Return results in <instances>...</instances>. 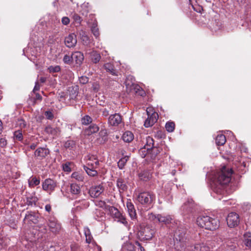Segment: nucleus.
Masks as SVG:
<instances>
[{
	"label": "nucleus",
	"instance_id": "72a5a7b5",
	"mask_svg": "<svg viewBox=\"0 0 251 251\" xmlns=\"http://www.w3.org/2000/svg\"><path fill=\"white\" fill-rule=\"evenodd\" d=\"M139 177L141 180L143 181L148 180L151 177V175L148 171H144L139 174Z\"/></svg>",
	"mask_w": 251,
	"mask_h": 251
},
{
	"label": "nucleus",
	"instance_id": "052dcab7",
	"mask_svg": "<svg viewBox=\"0 0 251 251\" xmlns=\"http://www.w3.org/2000/svg\"><path fill=\"white\" fill-rule=\"evenodd\" d=\"M102 113V115L103 116L107 117L109 114V110L108 109L104 108L103 109Z\"/></svg>",
	"mask_w": 251,
	"mask_h": 251
},
{
	"label": "nucleus",
	"instance_id": "0eeeda50",
	"mask_svg": "<svg viewBox=\"0 0 251 251\" xmlns=\"http://www.w3.org/2000/svg\"><path fill=\"white\" fill-rule=\"evenodd\" d=\"M109 211L111 216L118 219V221L122 223L125 225L127 224L126 218L123 214L118 210L117 208L114 206H109Z\"/></svg>",
	"mask_w": 251,
	"mask_h": 251
},
{
	"label": "nucleus",
	"instance_id": "338daca9",
	"mask_svg": "<svg viewBox=\"0 0 251 251\" xmlns=\"http://www.w3.org/2000/svg\"><path fill=\"white\" fill-rule=\"evenodd\" d=\"M79 34L81 38L87 35L86 32L83 30H81L79 32Z\"/></svg>",
	"mask_w": 251,
	"mask_h": 251
},
{
	"label": "nucleus",
	"instance_id": "423d86ee",
	"mask_svg": "<svg viewBox=\"0 0 251 251\" xmlns=\"http://www.w3.org/2000/svg\"><path fill=\"white\" fill-rule=\"evenodd\" d=\"M227 225L230 228L237 226L240 223V218L235 212H230L227 215L226 219Z\"/></svg>",
	"mask_w": 251,
	"mask_h": 251
},
{
	"label": "nucleus",
	"instance_id": "4c0bfd02",
	"mask_svg": "<svg viewBox=\"0 0 251 251\" xmlns=\"http://www.w3.org/2000/svg\"><path fill=\"white\" fill-rule=\"evenodd\" d=\"M60 70L61 68L59 65L50 66L48 68V71L50 73H58L60 72Z\"/></svg>",
	"mask_w": 251,
	"mask_h": 251
},
{
	"label": "nucleus",
	"instance_id": "9d476101",
	"mask_svg": "<svg viewBox=\"0 0 251 251\" xmlns=\"http://www.w3.org/2000/svg\"><path fill=\"white\" fill-rule=\"evenodd\" d=\"M56 187V182L50 178L45 179L42 184L43 190L47 192H52L54 190Z\"/></svg>",
	"mask_w": 251,
	"mask_h": 251
},
{
	"label": "nucleus",
	"instance_id": "4468645a",
	"mask_svg": "<svg viewBox=\"0 0 251 251\" xmlns=\"http://www.w3.org/2000/svg\"><path fill=\"white\" fill-rule=\"evenodd\" d=\"M122 122V117L119 114L111 115L108 118V123L113 126H118Z\"/></svg>",
	"mask_w": 251,
	"mask_h": 251
},
{
	"label": "nucleus",
	"instance_id": "f8f14e48",
	"mask_svg": "<svg viewBox=\"0 0 251 251\" xmlns=\"http://www.w3.org/2000/svg\"><path fill=\"white\" fill-rule=\"evenodd\" d=\"M129 77L127 78V79L125 81V84L126 85V88L128 89L129 91H131L134 90L135 93H137L139 92V94L141 96H143L145 94L143 90H140V87L133 82H129Z\"/></svg>",
	"mask_w": 251,
	"mask_h": 251
},
{
	"label": "nucleus",
	"instance_id": "dca6fc26",
	"mask_svg": "<svg viewBox=\"0 0 251 251\" xmlns=\"http://www.w3.org/2000/svg\"><path fill=\"white\" fill-rule=\"evenodd\" d=\"M73 56V61H75V63L78 65H80L83 60L84 56L82 52L80 51H75L72 53Z\"/></svg>",
	"mask_w": 251,
	"mask_h": 251
},
{
	"label": "nucleus",
	"instance_id": "7ed1b4c3",
	"mask_svg": "<svg viewBox=\"0 0 251 251\" xmlns=\"http://www.w3.org/2000/svg\"><path fill=\"white\" fill-rule=\"evenodd\" d=\"M174 236L175 244H180V246H183L187 239L186 229L182 225L179 226L176 230Z\"/></svg>",
	"mask_w": 251,
	"mask_h": 251
},
{
	"label": "nucleus",
	"instance_id": "0e129e2a",
	"mask_svg": "<svg viewBox=\"0 0 251 251\" xmlns=\"http://www.w3.org/2000/svg\"><path fill=\"white\" fill-rule=\"evenodd\" d=\"M40 86L38 81L35 82V85L33 89V91H38L40 90Z\"/></svg>",
	"mask_w": 251,
	"mask_h": 251
},
{
	"label": "nucleus",
	"instance_id": "bf43d9fd",
	"mask_svg": "<svg viewBox=\"0 0 251 251\" xmlns=\"http://www.w3.org/2000/svg\"><path fill=\"white\" fill-rule=\"evenodd\" d=\"M98 205H99L100 207L102 208H109L108 205H107L106 203L104 201H100L99 202Z\"/></svg>",
	"mask_w": 251,
	"mask_h": 251
},
{
	"label": "nucleus",
	"instance_id": "b1692460",
	"mask_svg": "<svg viewBox=\"0 0 251 251\" xmlns=\"http://www.w3.org/2000/svg\"><path fill=\"white\" fill-rule=\"evenodd\" d=\"M195 207V203L192 200L188 201L184 203L182 208L184 211L188 212H192L193 209Z\"/></svg>",
	"mask_w": 251,
	"mask_h": 251
},
{
	"label": "nucleus",
	"instance_id": "79ce46f5",
	"mask_svg": "<svg viewBox=\"0 0 251 251\" xmlns=\"http://www.w3.org/2000/svg\"><path fill=\"white\" fill-rule=\"evenodd\" d=\"M92 122V118L88 115L85 116L81 119V123L83 125H87Z\"/></svg>",
	"mask_w": 251,
	"mask_h": 251
},
{
	"label": "nucleus",
	"instance_id": "2f4dec72",
	"mask_svg": "<svg viewBox=\"0 0 251 251\" xmlns=\"http://www.w3.org/2000/svg\"><path fill=\"white\" fill-rule=\"evenodd\" d=\"M69 93V99L75 100L77 96V91L76 87H69L68 89Z\"/></svg>",
	"mask_w": 251,
	"mask_h": 251
},
{
	"label": "nucleus",
	"instance_id": "c9c22d12",
	"mask_svg": "<svg viewBox=\"0 0 251 251\" xmlns=\"http://www.w3.org/2000/svg\"><path fill=\"white\" fill-rule=\"evenodd\" d=\"M71 176L73 178H75L78 181L81 182L84 181V176L80 173L77 172H74L72 174Z\"/></svg>",
	"mask_w": 251,
	"mask_h": 251
},
{
	"label": "nucleus",
	"instance_id": "20e7f679",
	"mask_svg": "<svg viewBox=\"0 0 251 251\" xmlns=\"http://www.w3.org/2000/svg\"><path fill=\"white\" fill-rule=\"evenodd\" d=\"M154 234V230L149 226L141 227L137 235L141 241H147L152 239Z\"/></svg>",
	"mask_w": 251,
	"mask_h": 251
},
{
	"label": "nucleus",
	"instance_id": "7c9ffc66",
	"mask_svg": "<svg viewBox=\"0 0 251 251\" xmlns=\"http://www.w3.org/2000/svg\"><path fill=\"white\" fill-rule=\"evenodd\" d=\"M80 188L76 184L73 183L70 185V192L73 195H78L80 192Z\"/></svg>",
	"mask_w": 251,
	"mask_h": 251
},
{
	"label": "nucleus",
	"instance_id": "473e14b6",
	"mask_svg": "<svg viewBox=\"0 0 251 251\" xmlns=\"http://www.w3.org/2000/svg\"><path fill=\"white\" fill-rule=\"evenodd\" d=\"M38 198L34 196H28L26 198V204L28 205L33 206L35 205L36 202L38 201Z\"/></svg>",
	"mask_w": 251,
	"mask_h": 251
},
{
	"label": "nucleus",
	"instance_id": "58836bf2",
	"mask_svg": "<svg viewBox=\"0 0 251 251\" xmlns=\"http://www.w3.org/2000/svg\"><path fill=\"white\" fill-rule=\"evenodd\" d=\"M75 142L72 140H68L64 144V147L69 150L73 149L75 147Z\"/></svg>",
	"mask_w": 251,
	"mask_h": 251
},
{
	"label": "nucleus",
	"instance_id": "c03bdc74",
	"mask_svg": "<svg viewBox=\"0 0 251 251\" xmlns=\"http://www.w3.org/2000/svg\"><path fill=\"white\" fill-rule=\"evenodd\" d=\"M91 31L94 35L97 38L99 36V29L97 27V25L95 24H93L91 27Z\"/></svg>",
	"mask_w": 251,
	"mask_h": 251
},
{
	"label": "nucleus",
	"instance_id": "aec40b11",
	"mask_svg": "<svg viewBox=\"0 0 251 251\" xmlns=\"http://www.w3.org/2000/svg\"><path fill=\"white\" fill-rule=\"evenodd\" d=\"M39 218L38 214L32 212H28L27 214L25 215V220H27L32 222L34 224L38 222V219Z\"/></svg>",
	"mask_w": 251,
	"mask_h": 251
},
{
	"label": "nucleus",
	"instance_id": "774afa93",
	"mask_svg": "<svg viewBox=\"0 0 251 251\" xmlns=\"http://www.w3.org/2000/svg\"><path fill=\"white\" fill-rule=\"evenodd\" d=\"M42 96L39 94V93H36L35 94V99L36 100H42Z\"/></svg>",
	"mask_w": 251,
	"mask_h": 251
},
{
	"label": "nucleus",
	"instance_id": "a878e982",
	"mask_svg": "<svg viewBox=\"0 0 251 251\" xmlns=\"http://www.w3.org/2000/svg\"><path fill=\"white\" fill-rule=\"evenodd\" d=\"M122 138L124 142L129 143L133 140L134 135L131 131H127L123 134Z\"/></svg>",
	"mask_w": 251,
	"mask_h": 251
},
{
	"label": "nucleus",
	"instance_id": "a19ab883",
	"mask_svg": "<svg viewBox=\"0 0 251 251\" xmlns=\"http://www.w3.org/2000/svg\"><path fill=\"white\" fill-rule=\"evenodd\" d=\"M175 124L174 122H167L166 124L165 128L168 132H173L175 129Z\"/></svg>",
	"mask_w": 251,
	"mask_h": 251
},
{
	"label": "nucleus",
	"instance_id": "f03ea898",
	"mask_svg": "<svg viewBox=\"0 0 251 251\" xmlns=\"http://www.w3.org/2000/svg\"><path fill=\"white\" fill-rule=\"evenodd\" d=\"M197 224L206 229L214 230L219 227V221L208 216H200L197 218Z\"/></svg>",
	"mask_w": 251,
	"mask_h": 251
},
{
	"label": "nucleus",
	"instance_id": "2eb2a0df",
	"mask_svg": "<svg viewBox=\"0 0 251 251\" xmlns=\"http://www.w3.org/2000/svg\"><path fill=\"white\" fill-rule=\"evenodd\" d=\"M91 61L95 64H97L100 61L101 56L100 53L95 50H92L88 53Z\"/></svg>",
	"mask_w": 251,
	"mask_h": 251
},
{
	"label": "nucleus",
	"instance_id": "603ef678",
	"mask_svg": "<svg viewBox=\"0 0 251 251\" xmlns=\"http://www.w3.org/2000/svg\"><path fill=\"white\" fill-rule=\"evenodd\" d=\"M89 81V78L85 76H82L79 78L80 83L83 84H86Z\"/></svg>",
	"mask_w": 251,
	"mask_h": 251
},
{
	"label": "nucleus",
	"instance_id": "393cba45",
	"mask_svg": "<svg viewBox=\"0 0 251 251\" xmlns=\"http://www.w3.org/2000/svg\"><path fill=\"white\" fill-rule=\"evenodd\" d=\"M243 243L246 247L251 248V232H247L244 233Z\"/></svg>",
	"mask_w": 251,
	"mask_h": 251
},
{
	"label": "nucleus",
	"instance_id": "f3484780",
	"mask_svg": "<svg viewBox=\"0 0 251 251\" xmlns=\"http://www.w3.org/2000/svg\"><path fill=\"white\" fill-rule=\"evenodd\" d=\"M126 207L127 208V211L128 214L132 219H136V212L134 208V206L132 202L130 201H127L126 202Z\"/></svg>",
	"mask_w": 251,
	"mask_h": 251
},
{
	"label": "nucleus",
	"instance_id": "c85d7f7f",
	"mask_svg": "<svg viewBox=\"0 0 251 251\" xmlns=\"http://www.w3.org/2000/svg\"><path fill=\"white\" fill-rule=\"evenodd\" d=\"M83 168L86 173L91 176H95L98 175L97 171L94 169L95 168H92L89 166H84Z\"/></svg>",
	"mask_w": 251,
	"mask_h": 251
},
{
	"label": "nucleus",
	"instance_id": "bb28decb",
	"mask_svg": "<svg viewBox=\"0 0 251 251\" xmlns=\"http://www.w3.org/2000/svg\"><path fill=\"white\" fill-rule=\"evenodd\" d=\"M117 185L119 189L120 193L125 191L127 189V186L125 181L122 178L118 179Z\"/></svg>",
	"mask_w": 251,
	"mask_h": 251
},
{
	"label": "nucleus",
	"instance_id": "ea45409f",
	"mask_svg": "<svg viewBox=\"0 0 251 251\" xmlns=\"http://www.w3.org/2000/svg\"><path fill=\"white\" fill-rule=\"evenodd\" d=\"M28 183L30 186L34 187L40 183V180L35 177H33L28 180Z\"/></svg>",
	"mask_w": 251,
	"mask_h": 251
},
{
	"label": "nucleus",
	"instance_id": "3c124183",
	"mask_svg": "<svg viewBox=\"0 0 251 251\" xmlns=\"http://www.w3.org/2000/svg\"><path fill=\"white\" fill-rule=\"evenodd\" d=\"M17 124L21 128H24L26 126L25 122L22 119L18 120Z\"/></svg>",
	"mask_w": 251,
	"mask_h": 251
},
{
	"label": "nucleus",
	"instance_id": "6e6552de",
	"mask_svg": "<svg viewBox=\"0 0 251 251\" xmlns=\"http://www.w3.org/2000/svg\"><path fill=\"white\" fill-rule=\"evenodd\" d=\"M50 154V150L45 147L37 148L34 154V158L36 160H42Z\"/></svg>",
	"mask_w": 251,
	"mask_h": 251
},
{
	"label": "nucleus",
	"instance_id": "f704fd0d",
	"mask_svg": "<svg viewBox=\"0 0 251 251\" xmlns=\"http://www.w3.org/2000/svg\"><path fill=\"white\" fill-rule=\"evenodd\" d=\"M45 131L47 133L52 135H56L59 132V130L58 128H53L50 126H47L46 127Z\"/></svg>",
	"mask_w": 251,
	"mask_h": 251
},
{
	"label": "nucleus",
	"instance_id": "49530a36",
	"mask_svg": "<svg viewBox=\"0 0 251 251\" xmlns=\"http://www.w3.org/2000/svg\"><path fill=\"white\" fill-rule=\"evenodd\" d=\"M150 152V151H148V150L147 149V148H146L145 147L143 148H141L139 150V153L142 158L145 157L146 155L148 153H149Z\"/></svg>",
	"mask_w": 251,
	"mask_h": 251
},
{
	"label": "nucleus",
	"instance_id": "09e8293b",
	"mask_svg": "<svg viewBox=\"0 0 251 251\" xmlns=\"http://www.w3.org/2000/svg\"><path fill=\"white\" fill-rule=\"evenodd\" d=\"M85 235L86 236V242L87 243L90 244L91 242L92 237L90 234L89 230H87V231L85 232Z\"/></svg>",
	"mask_w": 251,
	"mask_h": 251
},
{
	"label": "nucleus",
	"instance_id": "4d7b16f0",
	"mask_svg": "<svg viewBox=\"0 0 251 251\" xmlns=\"http://www.w3.org/2000/svg\"><path fill=\"white\" fill-rule=\"evenodd\" d=\"M7 140L3 138H1L0 139V147L4 148L7 145Z\"/></svg>",
	"mask_w": 251,
	"mask_h": 251
},
{
	"label": "nucleus",
	"instance_id": "de8ad7c7",
	"mask_svg": "<svg viewBox=\"0 0 251 251\" xmlns=\"http://www.w3.org/2000/svg\"><path fill=\"white\" fill-rule=\"evenodd\" d=\"M73 18L75 24L80 25L82 21L81 18L77 14L75 13L73 15Z\"/></svg>",
	"mask_w": 251,
	"mask_h": 251
},
{
	"label": "nucleus",
	"instance_id": "e2e57ef3",
	"mask_svg": "<svg viewBox=\"0 0 251 251\" xmlns=\"http://www.w3.org/2000/svg\"><path fill=\"white\" fill-rule=\"evenodd\" d=\"M220 251H234L233 248L231 247H224L221 249Z\"/></svg>",
	"mask_w": 251,
	"mask_h": 251
},
{
	"label": "nucleus",
	"instance_id": "4be33fe9",
	"mask_svg": "<svg viewBox=\"0 0 251 251\" xmlns=\"http://www.w3.org/2000/svg\"><path fill=\"white\" fill-rule=\"evenodd\" d=\"M99 130V127L96 125H91L84 130V134L86 135H90L97 132Z\"/></svg>",
	"mask_w": 251,
	"mask_h": 251
},
{
	"label": "nucleus",
	"instance_id": "412c9836",
	"mask_svg": "<svg viewBox=\"0 0 251 251\" xmlns=\"http://www.w3.org/2000/svg\"><path fill=\"white\" fill-rule=\"evenodd\" d=\"M192 251H209V248L204 243L196 244L192 247Z\"/></svg>",
	"mask_w": 251,
	"mask_h": 251
},
{
	"label": "nucleus",
	"instance_id": "37998d69",
	"mask_svg": "<svg viewBox=\"0 0 251 251\" xmlns=\"http://www.w3.org/2000/svg\"><path fill=\"white\" fill-rule=\"evenodd\" d=\"M14 138L19 140L21 141L23 140V136L22 131L18 130L14 132Z\"/></svg>",
	"mask_w": 251,
	"mask_h": 251
},
{
	"label": "nucleus",
	"instance_id": "c756f323",
	"mask_svg": "<svg viewBox=\"0 0 251 251\" xmlns=\"http://www.w3.org/2000/svg\"><path fill=\"white\" fill-rule=\"evenodd\" d=\"M148 151L152 149L154 147V140L153 138L150 136H148L146 139V144L144 146Z\"/></svg>",
	"mask_w": 251,
	"mask_h": 251
},
{
	"label": "nucleus",
	"instance_id": "a211bd4d",
	"mask_svg": "<svg viewBox=\"0 0 251 251\" xmlns=\"http://www.w3.org/2000/svg\"><path fill=\"white\" fill-rule=\"evenodd\" d=\"M158 222L159 223H164L165 225H168L172 223L173 219L170 215H164L162 214H158Z\"/></svg>",
	"mask_w": 251,
	"mask_h": 251
},
{
	"label": "nucleus",
	"instance_id": "680f3d73",
	"mask_svg": "<svg viewBox=\"0 0 251 251\" xmlns=\"http://www.w3.org/2000/svg\"><path fill=\"white\" fill-rule=\"evenodd\" d=\"M82 40V42H83V44L84 45H87L88 43H89V37L87 35L85 37H83L82 38H81Z\"/></svg>",
	"mask_w": 251,
	"mask_h": 251
},
{
	"label": "nucleus",
	"instance_id": "ddd939ff",
	"mask_svg": "<svg viewBox=\"0 0 251 251\" xmlns=\"http://www.w3.org/2000/svg\"><path fill=\"white\" fill-rule=\"evenodd\" d=\"M64 43L68 48L74 47L77 43L76 35L75 33L70 34L65 38Z\"/></svg>",
	"mask_w": 251,
	"mask_h": 251
},
{
	"label": "nucleus",
	"instance_id": "864d4df0",
	"mask_svg": "<svg viewBox=\"0 0 251 251\" xmlns=\"http://www.w3.org/2000/svg\"><path fill=\"white\" fill-rule=\"evenodd\" d=\"M160 152V151L158 148L156 147H153L152 149L150 150V153H152V155L156 156L157 154H158Z\"/></svg>",
	"mask_w": 251,
	"mask_h": 251
},
{
	"label": "nucleus",
	"instance_id": "6e6d98bb",
	"mask_svg": "<svg viewBox=\"0 0 251 251\" xmlns=\"http://www.w3.org/2000/svg\"><path fill=\"white\" fill-rule=\"evenodd\" d=\"M45 115L48 119L51 120L53 118V115L50 111H47L45 112Z\"/></svg>",
	"mask_w": 251,
	"mask_h": 251
},
{
	"label": "nucleus",
	"instance_id": "39448f33",
	"mask_svg": "<svg viewBox=\"0 0 251 251\" xmlns=\"http://www.w3.org/2000/svg\"><path fill=\"white\" fill-rule=\"evenodd\" d=\"M155 196L150 192H142L137 197L138 201L142 204L151 205L155 200Z\"/></svg>",
	"mask_w": 251,
	"mask_h": 251
},
{
	"label": "nucleus",
	"instance_id": "a18cd8bd",
	"mask_svg": "<svg viewBox=\"0 0 251 251\" xmlns=\"http://www.w3.org/2000/svg\"><path fill=\"white\" fill-rule=\"evenodd\" d=\"M63 62L67 64H70L73 62V56L68 55L66 54L64 55L63 59Z\"/></svg>",
	"mask_w": 251,
	"mask_h": 251
},
{
	"label": "nucleus",
	"instance_id": "cd10ccee",
	"mask_svg": "<svg viewBox=\"0 0 251 251\" xmlns=\"http://www.w3.org/2000/svg\"><path fill=\"white\" fill-rule=\"evenodd\" d=\"M226 142V136L223 134L218 135L215 139V142L217 146H223Z\"/></svg>",
	"mask_w": 251,
	"mask_h": 251
},
{
	"label": "nucleus",
	"instance_id": "f257e3e1",
	"mask_svg": "<svg viewBox=\"0 0 251 251\" xmlns=\"http://www.w3.org/2000/svg\"><path fill=\"white\" fill-rule=\"evenodd\" d=\"M232 171L226 166L222 167L221 170L215 175L211 184L213 192L218 195H223L225 193V187L230 181V177Z\"/></svg>",
	"mask_w": 251,
	"mask_h": 251
},
{
	"label": "nucleus",
	"instance_id": "5701e85b",
	"mask_svg": "<svg viewBox=\"0 0 251 251\" xmlns=\"http://www.w3.org/2000/svg\"><path fill=\"white\" fill-rule=\"evenodd\" d=\"M156 114H152L150 117H148L145 122L144 126L146 127L151 126L157 121Z\"/></svg>",
	"mask_w": 251,
	"mask_h": 251
},
{
	"label": "nucleus",
	"instance_id": "5fc2aeb1",
	"mask_svg": "<svg viewBox=\"0 0 251 251\" xmlns=\"http://www.w3.org/2000/svg\"><path fill=\"white\" fill-rule=\"evenodd\" d=\"M99 165V162L97 159L94 160V162H88L87 165L92 167V168H96Z\"/></svg>",
	"mask_w": 251,
	"mask_h": 251
},
{
	"label": "nucleus",
	"instance_id": "e433bc0d",
	"mask_svg": "<svg viewBox=\"0 0 251 251\" xmlns=\"http://www.w3.org/2000/svg\"><path fill=\"white\" fill-rule=\"evenodd\" d=\"M129 157L128 156H125L122 158L118 162V166L120 169H123L125 165L126 164Z\"/></svg>",
	"mask_w": 251,
	"mask_h": 251
},
{
	"label": "nucleus",
	"instance_id": "1a4fd4ad",
	"mask_svg": "<svg viewBox=\"0 0 251 251\" xmlns=\"http://www.w3.org/2000/svg\"><path fill=\"white\" fill-rule=\"evenodd\" d=\"M48 226L50 231L55 234L58 233L61 228L60 223L54 218H51L49 219Z\"/></svg>",
	"mask_w": 251,
	"mask_h": 251
},
{
	"label": "nucleus",
	"instance_id": "6ab92c4d",
	"mask_svg": "<svg viewBox=\"0 0 251 251\" xmlns=\"http://www.w3.org/2000/svg\"><path fill=\"white\" fill-rule=\"evenodd\" d=\"M107 72L114 76H118V72L115 69L114 66L111 63H105L103 66Z\"/></svg>",
	"mask_w": 251,
	"mask_h": 251
},
{
	"label": "nucleus",
	"instance_id": "13d9d810",
	"mask_svg": "<svg viewBox=\"0 0 251 251\" xmlns=\"http://www.w3.org/2000/svg\"><path fill=\"white\" fill-rule=\"evenodd\" d=\"M62 23L63 25H67L69 24L70 23V19L68 17H63L62 18Z\"/></svg>",
	"mask_w": 251,
	"mask_h": 251
},
{
	"label": "nucleus",
	"instance_id": "8fccbe9b",
	"mask_svg": "<svg viewBox=\"0 0 251 251\" xmlns=\"http://www.w3.org/2000/svg\"><path fill=\"white\" fill-rule=\"evenodd\" d=\"M148 218L150 221H153L154 222H158L157 215L151 213L148 215Z\"/></svg>",
	"mask_w": 251,
	"mask_h": 251
},
{
	"label": "nucleus",
	"instance_id": "9b49d317",
	"mask_svg": "<svg viewBox=\"0 0 251 251\" xmlns=\"http://www.w3.org/2000/svg\"><path fill=\"white\" fill-rule=\"evenodd\" d=\"M103 191L104 188L101 185L93 186L90 188L89 190V194L91 197L93 198H97L103 192Z\"/></svg>",
	"mask_w": 251,
	"mask_h": 251
},
{
	"label": "nucleus",
	"instance_id": "69168bd1",
	"mask_svg": "<svg viewBox=\"0 0 251 251\" xmlns=\"http://www.w3.org/2000/svg\"><path fill=\"white\" fill-rule=\"evenodd\" d=\"M63 170L65 171H66V172H70L71 171L70 167H69V165H68L67 164L63 165Z\"/></svg>",
	"mask_w": 251,
	"mask_h": 251
}]
</instances>
